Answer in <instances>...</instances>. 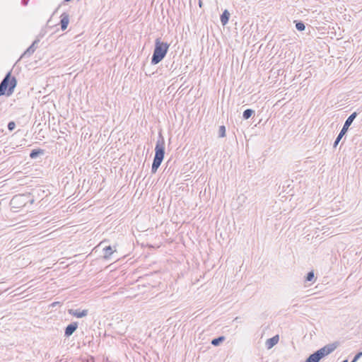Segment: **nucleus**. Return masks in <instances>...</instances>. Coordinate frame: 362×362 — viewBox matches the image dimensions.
Masks as SVG:
<instances>
[{"label":"nucleus","mask_w":362,"mask_h":362,"mask_svg":"<svg viewBox=\"0 0 362 362\" xmlns=\"http://www.w3.org/2000/svg\"><path fill=\"white\" fill-rule=\"evenodd\" d=\"M165 156V140L161 133H159L158 139L156 141L155 147V156L153 158L151 173L154 174L156 173L158 168L160 167Z\"/></svg>","instance_id":"nucleus-1"},{"label":"nucleus","mask_w":362,"mask_h":362,"mask_svg":"<svg viewBox=\"0 0 362 362\" xmlns=\"http://www.w3.org/2000/svg\"><path fill=\"white\" fill-rule=\"evenodd\" d=\"M169 47L170 44L168 42L161 41L160 38H156L151 63L156 65L160 62L165 57Z\"/></svg>","instance_id":"nucleus-2"},{"label":"nucleus","mask_w":362,"mask_h":362,"mask_svg":"<svg viewBox=\"0 0 362 362\" xmlns=\"http://www.w3.org/2000/svg\"><path fill=\"white\" fill-rule=\"evenodd\" d=\"M16 86L17 80L16 77L11 76V72L8 71L0 83V96L11 95Z\"/></svg>","instance_id":"nucleus-3"},{"label":"nucleus","mask_w":362,"mask_h":362,"mask_svg":"<svg viewBox=\"0 0 362 362\" xmlns=\"http://www.w3.org/2000/svg\"><path fill=\"white\" fill-rule=\"evenodd\" d=\"M337 349L335 344H329L310 354L305 362H319L322 358L332 353Z\"/></svg>","instance_id":"nucleus-4"},{"label":"nucleus","mask_w":362,"mask_h":362,"mask_svg":"<svg viewBox=\"0 0 362 362\" xmlns=\"http://www.w3.org/2000/svg\"><path fill=\"white\" fill-rule=\"evenodd\" d=\"M357 115H358L357 112H354L351 115H350L349 116V117L346 119V120L345 121V122L344 124L342 129H341L339 134H338L337 139H335V141L334 142L333 146L334 148H336L338 144L339 143V141H341L342 137L346 134L349 127L351 125L352 122L356 119Z\"/></svg>","instance_id":"nucleus-5"},{"label":"nucleus","mask_w":362,"mask_h":362,"mask_svg":"<svg viewBox=\"0 0 362 362\" xmlns=\"http://www.w3.org/2000/svg\"><path fill=\"white\" fill-rule=\"evenodd\" d=\"M67 148L66 145V140L65 139V136H59L56 144H55V148L59 152L61 153L62 155L64 153L66 154V150Z\"/></svg>","instance_id":"nucleus-6"},{"label":"nucleus","mask_w":362,"mask_h":362,"mask_svg":"<svg viewBox=\"0 0 362 362\" xmlns=\"http://www.w3.org/2000/svg\"><path fill=\"white\" fill-rule=\"evenodd\" d=\"M39 42V39L35 40L31 44V45L29 47H28L27 49L22 54L21 58L30 57L37 48Z\"/></svg>","instance_id":"nucleus-7"},{"label":"nucleus","mask_w":362,"mask_h":362,"mask_svg":"<svg viewBox=\"0 0 362 362\" xmlns=\"http://www.w3.org/2000/svg\"><path fill=\"white\" fill-rule=\"evenodd\" d=\"M88 314V309H81V308H71L69 309V315L77 317L82 318L86 317Z\"/></svg>","instance_id":"nucleus-8"},{"label":"nucleus","mask_w":362,"mask_h":362,"mask_svg":"<svg viewBox=\"0 0 362 362\" xmlns=\"http://www.w3.org/2000/svg\"><path fill=\"white\" fill-rule=\"evenodd\" d=\"M45 153V150L42 148H35L33 149L30 153V158L32 159H35L40 156H44Z\"/></svg>","instance_id":"nucleus-9"},{"label":"nucleus","mask_w":362,"mask_h":362,"mask_svg":"<svg viewBox=\"0 0 362 362\" xmlns=\"http://www.w3.org/2000/svg\"><path fill=\"white\" fill-rule=\"evenodd\" d=\"M60 17L61 30H64L68 27V13L64 12Z\"/></svg>","instance_id":"nucleus-10"},{"label":"nucleus","mask_w":362,"mask_h":362,"mask_svg":"<svg viewBox=\"0 0 362 362\" xmlns=\"http://www.w3.org/2000/svg\"><path fill=\"white\" fill-rule=\"evenodd\" d=\"M279 335H275L273 337L268 339L266 341V346H267V349L272 348L274 346H275L279 342Z\"/></svg>","instance_id":"nucleus-11"},{"label":"nucleus","mask_w":362,"mask_h":362,"mask_svg":"<svg viewBox=\"0 0 362 362\" xmlns=\"http://www.w3.org/2000/svg\"><path fill=\"white\" fill-rule=\"evenodd\" d=\"M230 13L228 10H225L221 15L220 20L223 25H226L229 21Z\"/></svg>","instance_id":"nucleus-12"},{"label":"nucleus","mask_w":362,"mask_h":362,"mask_svg":"<svg viewBox=\"0 0 362 362\" xmlns=\"http://www.w3.org/2000/svg\"><path fill=\"white\" fill-rule=\"evenodd\" d=\"M113 250L111 246H106L103 248V257L105 259H109L111 255L113 253Z\"/></svg>","instance_id":"nucleus-13"},{"label":"nucleus","mask_w":362,"mask_h":362,"mask_svg":"<svg viewBox=\"0 0 362 362\" xmlns=\"http://www.w3.org/2000/svg\"><path fill=\"white\" fill-rule=\"evenodd\" d=\"M225 340V337L223 336H221L216 338H214L211 340V344L216 346H218L221 343H222Z\"/></svg>","instance_id":"nucleus-14"},{"label":"nucleus","mask_w":362,"mask_h":362,"mask_svg":"<svg viewBox=\"0 0 362 362\" xmlns=\"http://www.w3.org/2000/svg\"><path fill=\"white\" fill-rule=\"evenodd\" d=\"M255 111L252 109H247L243 113V117L245 119H248L253 114Z\"/></svg>","instance_id":"nucleus-15"},{"label":"nucleus","mask_w":362,"mask_h":362,"mask_svg":"<svg viewBox=\"0 0 362 362\" xmlns=\"http://www.w3.org/2000/svg\"><path fill=\"white\" fill-rule=\"evenodd\" d=\"M78 328V322H72L69 324V336H71Z\"/></svg>","instance_id":"nucleus-16"},{"label":"nucleus","mask_w":362,"mask_h":362,"mask_svg":"<svg viewBox=\"0 0 362 362\" xmlns=\"http://www.w3.org/2000/svg\"><path fill=\"white\" fill-rule=\"evenodd\" d=\"M296 28L298 31H303L305 29V25L303 21H295Z\"/></svg>","instance_id":"nucleus-17"},{"label":"nucleus","mask_w":362,"mask_h":362,"mask_svg":"<svg viewBox=\"0 0 362 362\" xmlns=\"http://www.w3.org/2000/svg\"><path fill=\"white\" fill-rule=\"evenodd\" d=\"M315 279L313 271L309 272L305 276V281H312Z\"/></svg>","instance_id":"nucleus-18"},{"label":"nucleus","mask_w":362,"mask_h":362,"mask_svg":"<svg viewBox=\"0 0 362 362\" xmlns=\"http://www.w3.org/2000/svg\"><path fill=\"white\" fill-rule=\"evenodd\" d=\"M218 136H219V137H224L226 136V127L225 126L221 125L219 127Z\"/></svg>","instance_id":"nucleus-19"},{"label":"nucleus","mask_w":362,"mask_h":362,"mask_svg":"<svg viewBox=\"0 0 362 362\" xmlns=\"http://www.w3.org/2000/svg\"><path fill=\"white\" fill-rule=\"evenodd\" d=\"M16 123L13 121H11L8 123L7 127L10 132H12L16 128Z\"/></svg>","instance_id":"nucleus-20"},{"label":"nucleus","mask_w":362,"mask_h":362,"mask_svg":"<svg viewBox=\"0 0 362 362\" xmlns=\"http://www.w3.org/2000/svg\"><path fill=\"white\" fill-rule=\"evenodd\" d=\"M362 356V351L358 352L355 355L351 362H356Z\"/></svg>","instance_id":"nucleus-21"},{"label":"nucleus","mask_w":362,"mask_h":362,"mask_svg":"<svg viewBox=\"0 0 362 362\" xmlns=\"http://www.w3.org/2000/svg\"><path fill=\"white\" fill-rule=\"evenodd\" d=\"M47 26H49V27H53L54 26V25L52 24V19H49L47 21ZM54 26H57V25H54Z\"/></svg>","instance_id":"nucleus-22"},{"label":"nucleus","mask_w":362,"mask_h":362,"mask_svg":"<svg viewBox=\"0 0 362 362\" xmlns=\"http://www.w3.org/2000/svg\"><path fill=\"white\" fill-rule=\"evenodd\" d=\"M68 333H69V331H68V326H66L65 328H64V336L68 337Z\"/></svg>","instance_id":"nucleus-23"},{"label":"nucleus","mask_w":362,"mask_h":362,"mask_svg":"<svg viewBox=\"0 0 362 362\" xmlns=\"http://www.w3.org/2000/svg\"><path fill=\"white\" fill-rule=\"evenodd\" d=\"M21 4L23 6H27L28 4V0H21Z\"/></svg>","instance_id":"nucleus-24"},{"label":"nucleus","mask_w":362,"mask_h":362,"mask_svg":"<svg viewBox=\"0 0 362 362\" xmlns=\"http://www.w3.org/2000/svg\"><path fill=\"white\" fill-rule=\"evenodd\" d=\"M199 6L200 7H202V1H201V0H199Z\"/></svg>","instance_id":"nucleus-25"},{"label":"nucleus","mask_w":362,"mask_h":362,"mask_svg":"<svg viewBox=\"0 0 362 362\" xmlns=\"http://www.w3.org/2000/svg\"><path fill=\"white\" fill-rule=\"evenodd\" d=\"M61 133H62V134H65V136H66V134H65V132H62V131H61Z\"/></svg>","instance_id":"nucleus-26"},{"label":"nucleus","mask_w":362,"mask_h":362,"mask_svg":"<svg viewBox=\"0 0 362 362\" xmlns=\"http://www.w3.org/2000/svg\"><path fill=\"white\" fill-rule=\"evenodd\" d=\"M16 199V197H14L12 199V200H11V201H13V200H15Z\"/></svg>","instance_id":"nucleus-27"},{"label":"nucleus","mask_w":362,"mask_h":362,"mask_svg":"<svg viewBox=\"0 0 362 362\" xmlns=\"http://www.w3.org/2000/svg\"><path fill=\"white\" fill-rule=\"evenodd\" d=\"M68 2V0H64V3Z\"/></svg>","instance_id":"nucleus-28"}]
</instances>
